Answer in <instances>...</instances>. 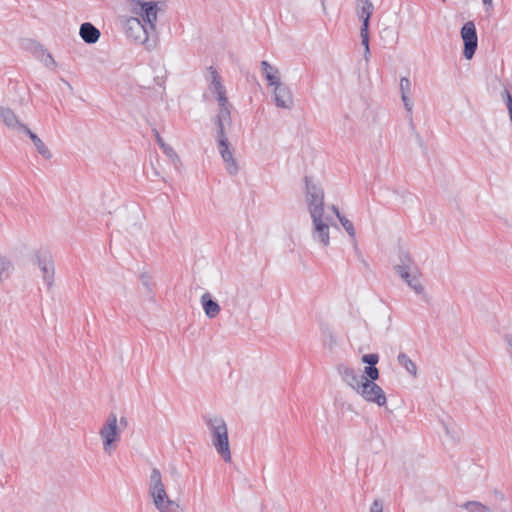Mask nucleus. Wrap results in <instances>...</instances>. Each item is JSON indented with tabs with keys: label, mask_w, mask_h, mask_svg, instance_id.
Segmentation results:
<instances>
[{
	"label": "nucleus",
	"mask_w": 512,
	"mask_h": 512,
	"mask_svg": "<svg viewBox=\"0 0 512 512\" xmlns=\"http://www.w3.org/2000/svg\"><path fill=\"white\" fill-rule=\"evenodd\" d=\"M148 486V493L159 512H182L179 503L169 498L162 480V474L156 467L151 470Z\"/></svg>",
	"instance_id": "f257e3e1"
},
{
	"label": "nucleus",
	"mask_w": 512,
	"mask_h": 512,
	"mask_svg": "<svg viewBox=\"0 0 512 512\" xmlns=\"http://www.w3.org/2000/svg\"><path fill=\"white\" fill-rule=\"evenodd\" d=\"M203 419L210 431L211 441L217 453L226 463L231 462L228 428L225 420L220 416H204Z\"/></svg>",
	"instance_id": "f03ea898"
},
{
	"label": "nucleus",
	"mask_w": 512,
	"mask_h": 512,
	"mask_svg": "<svg viewBox=\"0 0 512 512\" xmlns=\"http://www.w3.org/2000/svg\"><path fill=\"white\" fill-rule=\"evenodd\" d=\"M125 34L128 38L132 39L135 43L146 44L147 47L152 46L150 39L155 42L156 27L149 28V25L140 21L138 17H121L120 18Z\"/></svg>",
	"instance_id": "7ed1b4c3"
},
{
	"label": "nucleus",
	"mask_w": 512,
	"mask_h": 512,
	"mask_svg": "<svg viewBox=\"0 0 512 512\" xmlns=\"http://www.w3.org/2000/svg\"><path fill=\"white\" fill-rule=\"evenodd\" d=\"M305 196L310 215L324 213V190L320 182L313 176H304Z\"/></svg>",
	"instance_id": "20e7f679"
},
{
	"label": "nucleus",
	"mask_w": 512,
	"mask_h": 512,
	"mask_svg": "<svg viewBox=\"0 0 512 512\" xmlns=\"http://www.w3.org/2000/svg\"><path fill=\"white\" fill-rule=\"evenodd\" d=\"M121 429L118 426V419L115 413H110L102 427L99 429V435L102 439L103 451L111 455L120 441Z\"/></svg>",
	"instance_id": "39448f33"
},
{
	"label": "nucleus",
	"mask_w": 512,
	"mask_h": 512,
	"mask_svg": "<svg viewBox=\"0 0 512 512\" xmlns=\"http://www.w3.org/2000/svg\"><path fill=\"white\" fill-rule=\"evenodd\" d=\"M131 13L140 18V21L149 25V28L156 27L158 7L156 1L127 0Z\"/></svg>",
	"instance_id": "423d86ee"
},
{
	"label": "nucleus",
	"mask_w": 512,
	"mask_h": 512,
	"mask_svg": "<svg viewBox=\"0 0 512 512\" xmlns=\"http://www.w3.org/2000/svg\"><path fill=\"white\" fill-rule=\"evenodd\" d=\"M231 108H219V113L216 116L215 124L217 126V138L219 143V151L223 160H234L232 153L229 151V141L225 135V123L231 124Z\"/></svg>",
	"instance_id": "0eeeda50"
},
{
	"label": "nucleus",
	"mask_w": 512,
	"mask_h": 512,
	"mask_svg": "<svg viewBox=\"0 0 512 512\" xmlns=\"http://www.w3.org/2000/svg\"><path fill=\"white\" fill-rule=\"evenodd\" d=\"M375 381L376 380H372V378L366 376L360 388L357 390V393L367 402L384 406L387 401L386 395Z\"/></svg>",
	"instance_id": "6e6552de"
},
{
	"label": "nucleus",
	"mask_w": 512,
	"mask_h": 512,
	"mask_svg": "<svg viewBox=\"0 0 512 512\" xmlns=\"http://www.w3.org/2000/svg\"><path fill=\"white\" fill-rule=\"evenodd\" d=\"M460 35L464 44L463 56L470 60L478 47V37L474 22H466L460 30Z\"/></svg>",
	"instance_id": "1a4fd4ad"
},
{
	"label": "nucleus",
	"mask_w": 512,
	"mask_h": 512,
	"mask_svg": "<svg viewBox=\"0 0 512 512\" xmlns=\"http://www.w3.org/2000/svg\"><path fill=\"white\" fill-rule=\"evenodd\" d=\"M171 168L178 170V165L175 162H145L143 165V172L147 178L156 180L158 178L167 181L170 178Z\"/></svg>",
	"instance_id": "9d476101"
},
{
	"label": "nucleus",
	"mask_w": 512,
	"mask_h": 512,
	"mask_svg": "<svg viewBox=\"0 0 512 512\" xmlns=\"http://www.w3.org/2000/svg\"><path fill=\"white\" fill-rule=\"evenodd\" d=\"M313 223L312 236L314 240H319L323 246H328L330 243L329 237V224L331 218L324 216V213L310 215Z\"/></svg>",
	"instance_id": "9b49d317"
},
{
	"label": "nucleus",
	"mask_w": 512,
	"mask_h": 512,
	"mask_svg": "<svg viewBox=\"0 0 512 512\" xmlns=\"http://www.w3.org/2000/svg\"><path fill=\"white\" fill-rule=\"evenodd\" d=\"M273 86V98L276 106L283 109H291L293 106V96L290 88L281 81H278Z\"/></svg>",
	"instance_id": "f8f14e48"
},
{
	"label": "nucleus",
	"mask_w": 512,
	"mask_h": 512,
	"mask_svg": "<svg viewBox=\"0 0 512 512\" xmlns=\"http://www.w3.org/2000/svg\"><path fill=\"white\" fill-rule=\"evenodd\" d=\"M337 372L341 376L342 380L356 392L366 378L365 374L361 375L345 364H339L337 366Z\"/></svg>",
	"instance_id": "ddd939ff"
},
{
	"label": "nucleus",
	"mask_w": 512,
	"mask_h": 512,
	"mask_svg": "<svg viewBox=\"0 0 512 512\" xmlns=\"http://www.w3.org/2000/svg\"><path fill=\"white\" fill-rule=\"evenodd\" d=\"M22 46L25 49L31 50L37 58H40L41 61L45 63L46 66H49L50 64H55V61L52 58L51 54L40 43L31 39H26L23 42Z\"/></svg>",
	"instance_id": "4468645a"
},
{
	"label": "nucleus",
	"mask_w": 512,
	"mask_h": 512,
	"mask_svg": "<svg viewBox=\"0 0 512 512\" xmlns=\"http://www.w3.org/2000/svg\"><path fill=\"white\" fill-rule=\"evenodd\" d=\"M374 5L370 0H356V13L361 21V27H369Z\"/></svg>",
	"instance_id": "2eb2a0df"
},
{
	"label": "nucleus",
	"mask_w": 512,
	"mask_h": 512,
	"mask_svg": "<svg viewBox=\"0 0 512 512\" xmlns=\"http://www.w3.org/2000/svg\"><path fill=\"white\" fill-rule=\"evenodd\" d=\"M0 119L7 127L17 131L18 133H22L24 128L27 127V125L19 121L18 117L10 108L0 106Z\"/></svg>",
	"instance_id": "dca6fc26"
},
{
	"label": "nucleus",
	"mask_w": 512,
	"mask_h": 512,
	"mask_svg": "<svg viewBox=\"0 0 512 512\" xmlns=\"http://www.w3.org/2000/svg\"><path fill=\"white\" fill-rule=\"evenodd\" d=\"M37 263L40 270L42 271L44 281L46 282L48 288H50L53 285L55 273L54 262L52 258L50 256L44 258L37 256Z\"/></svg>",
	"instance_id": "f3484780"
},
{
	"label": "nucleus",
	"mask_w": 512,
	"mask_h": 512,
	"mask_svg": "<svg viewBox=\"0 0 512 512\" xmlns=\"http://www.w3.org/2000/svg\"><path fill=\"white\" fill-rule=\"evenodd\" d=\"M361 361L368 364V366L364 368V374L372 378V380H378L380 373L376 364L379 362V355L376 353L365 354L362 356Z\"/></svg>",
	"instance_id": "a211bd4d"
},
{
	"label": "nucleus",
	"mask_w": 512,
	"mask_h": 512,
	"mask_svg": "<svg viewBox=\"0 0 512 512\" xmlns=\"http://www.w3.org/2000/svg\"><path fill=\"white\" fill-rule=\"evenodd\" d=\"M79 34L87 44H94L100 38V31L90 22H84L80 26Z\"/></svg>",
	"instance_id": "6ab92c4d"
},
{
	"label": "nucleus",
	"mask_w": 512,
	"mask_h": 512,
	"mask_svg": "<svg viewBox=\"0 0 512 512\" xmlns=\"http://www.w3.org/2000/svg\"><path fill=\"white\" fill-rule=\"evenodd\" d=\"M201 303L206 316L210 319L215 318L221 310L219 304L212 299L211 294L208 292L201 296Z\"/></svg>",
	"instance_id": "aec40b11"
},
{
	"label": "nucleus",
	"mask_w": 512,
	"mask_h": 512,
	"mask_svg": "<svg viewBox=\"0 0 512 512\" xmlns=\"http://www.w3.org/2000/svg\"><path fill=\"white\" fill-rule=\"evenodd\" d=\"M22 133L29 136V138L33 142L36 150L43 158H45L47 160L52 158V154H51L50 150L47 148V146L45 145V143L34 132H32L28 128V126L26 128H24Z\"/></svg>",
	"instance_id": "412c9836"
},
{
	"label": "nucleus",
	"mask_w": 512,
	"mask_h": 512,
	"mask_svg": "<svg viewBox=\"0 0 512 512\" xmlns=\"http://www.w3.org/2000/svg\"><path fill=\"white\" fill-rule=\"evenodd\" d=\"M260 65L262 74L270 86L277 84V82L280 81L279 71L276 67H273L266 60H263Z\"/></svg>",
	"instance_id": "4be33fe9"
},
{
	"label": "nucleus",
	"mask_w": 512,
	"mask_h": 512,
	"mask_svg": "<svg viewBox=\"0 0 512 512\" xmlns=\"http://www.w3.org/2000/svg\"><path fill=\"white\" fill-rule=\"evenodd\" d=\"M208 71H209V78L207 79L210 83H209V90L213 93V94H219L220 92H223L225 91V87L224 85L222 84V81H221V77L219 75V73L217 72V70L213 67V66H210L208 68Z\"/></svg>",
	"instance_id": "5701e85b"
},
{
	"label": "nucleus",
	"mask_w": 512,
	"mask_h": 512,
	"mask_svg": "<svg viewBox=\"0 0 512 512\" xmlns=\"http://www.w3.org/2000/svg\"><path fill=\"white\" fill-rule=\"evenodd\" d=\"M395 271H403V270H417V267L411 258L410 254L407 252H400L399 254V264L395 265Z\"/></svg>",
	"instance_id": "b1692460"
},
{
	"label": "nucleus",
	"mask_w": 512,
	"mask_h": 512,
	"mask_svg": "<svg viewBox=\"0 0 512 512\" xmlns=\"http://www.w3.org/2000/svg\"><path fill=\"white\" fill-rule=\"evenodd\" d=\"M398 363L405 368V370L413 377L417 376V366L405 353H399L397 356Z\"/></svg>",
	"instance_id": "393cba45"
},
{
	"label": "nucleus",
	"mask_w": 512,
	"mask_h": 512,
	"mask_svg": "<svg viewBox=\"0 0 512 512\" xmlns=\"http://www.w3.org/2000/svg\"><path fill=\"white\" fill-rule=\"evenodd\" d=\"M13 271V264L11 261L0 254V285L9 278L11 272Z\"/></svg>",
	"instance_id": "a878e982"
},
{
	"label": "nucleus",
	"mask_w": 512,
	"mask_h": 512,
	"mask_svg": "<svg viewBox=\"0 0 512 512\" xmlns=\"http://www.w3.org/2000/svg\"><path fill=\"white\" fill-rule=\"evenodd\" d=\"M361 42L364 46V58L366 61L369 60L370 47H369V27H360Z\"/></svg>",
	"instance_id": "bb28decb"
},
{
	"label": "nucleus",
	"mask_w": 512,
	"mask_h": 512,
	"mask_svg": "<svg viewBox=\"0 0 512 512\" xmlns=\"http://www.w3.org/2000/svg\"><path fill=\"white\" fill-rule=\"evenodd\" d=\"M462 507L469 512H490L489 507L478 501H467Z\"/></svg>",
	"instance_id": "cd10ccee"
},
{
	"label": "nucleus",
	"mask_w": 512,
	"mask_h": 512,
	"mask_svg": "<svg viewBox=\"0 0 512 512\" xmlns=\"http://www.w3.org/2000/svg\"><path fill=\"white\" fill-rule=\"evenodd\" d=\"M154 133H155V137H156L157 143L163 149V151L166 154V156L168 158L176 157L177 155H176L175 151L173 150V148L170 147L169 145L165 144V142L163 141L162 137L159 135L158 131L154 130Z\"/></svg>",
	"instance_id": "c85d7f7f"
},
{
	"label": "nucleus",
	"mask_w": 512,
	"mask_h": 512,
	"mask_svg": "<svg viewBox=\"0 0 512 512\" xmlns=\"http://www.w3.org/2000/svg\"><path fill=\"white\" fill-rule=\"evenodd\" d=\"M407 285L411 287L417 294L424 293V286L419 281V273H414L413 278L408 281Z\"/></svg>",
	"instance_id": "c756f323"
},
{
	"label": "nucleus",
	"mask_w": 512,
	"mask_h": 512,
	"mask_svg": "<svg viewBox=\"0 0 512 512\" xmlns=\"http://www.w3.org/2000/svg\"><path fill=\"white\" fill-rule=\"evenodd\" d=\"M339 221L343 228L346 230V232L349 234L351 238H355V229L353 223L347 219L346 217L342 216L339 218Z\"/></svg>",
	"instance_id": "7c9ffc66"
},
{
	"label": "nucleus",
	"mask_w": 512,
	"mask_h": 512,
	"mask_svg": "<svg viewBox=\"0 0 512 512\" xmlns=\"http://www.w3.org/2000/svg\"><path fill=\"white\" fill-rule=\"evenodd\" d=\"M217 101H218L219 108L232 107V105L228 101V98L226 95V90L217 94Z\"/></svg>",
	"instance_id": "2f4dec72"
},
{
	"label": "nucleus",
	"mask_w": 512,
	"mask_h": 512,
	"mask_svg": "<svg viewBox=\"0 0 512 512\" xmlns=\"http://www.w3.org/2000/svg\"><path fill=\"white\" fill-rule=\"evenodd\" d=\"M414 273H418V270H403L398 271L397 274L406 282L408 283L409 280L413 278Z\"/></svg>",
	"instance_id": "473e14b6"
},
{
	"label": "nucleus",
	"mask_w": 512,
	"mask_h": 512,
	"mask_svg": "<svg viewBox=\"0 0 512 512\" xmlns=\"http://www.w3.org/2000/svg\"><path fill=\"white\" fill-rule=\"evenodd\" d=\"M225 169L230 175H235L239 171L238 162H225Z\"/></svg>",
	"instance_id": "72a5a7b5"
},
{
	"label": "nucleus",
	"mask_w": 512,
	"mask_h": 512,
	"mask_svg": "<svg viewBox=\"0 0 512 512\" xmlns=\"http://www.w3.org/2000/svg\"><path fill=\"white\" fill-rule=\"evenodd\" d=\"M410 80L407 77H402L400 79V90L401 93H406L410 90Z\"/></svg>",
	"instance_id": "f704fd0d"
},
{
	"label": "nucleus",
	"mask_w": 512,
	"mask_h": 512,
	"mask_svg": "<svg viewBox=\"0 0 512 512\" xmlns=\"http://www.w3.org/2000/svg\"><path fill=\"white\" fill-rule=\"evenodd\" d=\"M502 96H503V99L505 100L506 102V106H507V109L508 111L512 109V95L511 93L505 89L502 93Z\"/></svg>",
	"instance_id": "c9c22d12"
},
{
	"label": "nucleus",
	"mask_w": 512,
	"mask_h": 512,
	"mask_svg": "<svg viewBox=\"0 0 512 512\" xmlns=\"http://www.w3.org/2000/svg\"><path fill=\"white\" fill-rule=\"evenodd\" d=\"M370 512H383V503L381 500H374L371 507Z\"/></svg>",
	"instance_id": "e433bc0d"
},
{
	"label": "nucleus",
	"mask_w": 512,
	"mask_h": 512,
	"mask_svg": "<svg viewBox=\"0 0 512 512\" xmlns=\"http://www.w3.org/2000/svg\"><path fill=\"white\" fill-rule=\"evenodd\" d=\"M402 101L408 111L412 110V103L410 102L409 98L407 97L406 93H403L401 95Z\"/></svg>",
	"instance_id": "4c0bfd02"
},
{
	"label": "nucleus",
	"mask_w": 512,
	"mask_h": 512,
	"mask_svg": "<svg viewBox=\"0 0 512 512\" xmlns=\"http://www.w3.org/2000/svg\"><path fill=\"white\" fill-rule=\"evenodd\" d=\"M119 424H120V427H122L123 429L127 428L128 426V420L126 417H121L120 420H119Z\"/></svg>",
	"instance_id": "58836bf2"
},
{
	"label": "nucleus",
	"mask_w": 512,
	"mask_h": 512,
	"mask_svg": "<svg viewBox=\"0 0 512 512\" xmlns=\"http://www.w3.org/2000/svg\"><path fill=\"white\" fill-rule=\"evenodd\" d=\"M331 209H332V211L335 213V215L337 216V218H338V219H339L340 217H342V216H343V215H341V213H340V211H339V209H338V207H337V206L332 205V206H331Z\"/></svg>",
	"instance_id": "ea45409f"
},
{
	"label": "nucleus",
	"mask_w": 512,
	"mask_h": 512,
	"mask_svg": "<svg viewBox=\"0 0 512 512\" xmlns=\"http://www.w3.org/2000/svg\"><path fill=\"white\" fill-rule=\"evenodd\" d=\"M495 495L497 496V498L499 500H501V501L505 500V495L502 492L495 491Z\"/></svg>",
	"instance_id": "a19ab883"
},
{
	"label": "nucleus",
	"mask_w": 512,
	"mask_h": 512,
	"mask_svg": "<svg viewBox=\"0 0 512 512\" xmlns=\"http://www.w3.org/2000/svg\"><path fill=\"white\" fill-rule=\"evenodd\" d=\"M330 342H331V343H330V347H331L333 344H335V343H336V339H335V337H334L332 334L330 335Z\"/></svg>",
	"instance_id": "79ce46f5"
},
{
	"label": "nucleus",
	"mask_w": 512,
	"mask_h": 512,
	"mask_svg": "<svg viewBox=\"0 0 512 512\" xmlns=\"http://www.w3.org/2000/svg\"><path fill=\"white\" fill-rule=\"evenodd\" d=\"M141 279L143 280V283L148 287V282L146 279V277L144 275L141 276Z\"/></svg>",
	"instance_id": "37998d69"
},
{
	"label": "nucleus",
	"mask_w": 512,
	"mask_h": 512,
	"mask_svg": "<svg viewBox=\"0 0 512 512\" xmlns=\"http://www.w3.org/2000/svg\"><path fill=\"white\" fill-rule=\"evenodd\" d=\"M485 5H491L492 0H482Z\"/></svg>",
	"instance_id": "c03bdc74"
},
{
	"label": "nucleus",
	"mask_w": 512,
	"mask_h": 512,
	"mask_svg": "<svg viewBox=\"0 0 512 512\" xmlns=\"http://www.w3.org/2000/svg\"><path fill=\"white\" fill-rule=\"evenodd\" d=\"M362 263L364 264L365 267H368V264L366 263V261L364 259H362Z\"/></svg>",
	"instance_id": "a18cd8bd"
},
{
	"label": "nucleus",
	"mask_w": 512,
	"mask_h": 512,
	"mask_svg": "<svg viewBox=\"0 0 512 512\" xmlns=\"http://www.w3.org/2000/svg\"><path fill=\"white\" fill-rule=\"evenodd\" d=\"M322 7L325 10V2H324V0H322Z\"/></svg>",
	"instance_id": "49530a36"
}]
</instances>
